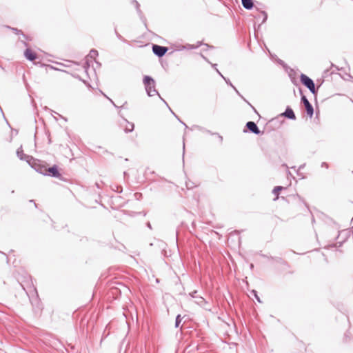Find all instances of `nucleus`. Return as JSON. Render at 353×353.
Instances as JSON below:
<instances>
[{
    "label": "nucleus",
    "mask_w": 353,
    "mask_h": 353,
    "mask_svg": "<svg viewBox=\"0 0 353 353\" xmlns=\"http://www.w3.org/2000/svg\"><path fill=\"white\" fill-rule=\"evenodd\" d=\"M97 56V50H91L81 64L68 60V73H70L71 76L79 79L85 85L90 87L89 80H96L97 75L94 70L91 69L90 65Z\"/></svg>",
    "instance_id": "1"
},
{
    "label": "nucleus",
    "mask_w": 353,
    "mask_h": 353,
    "mask_svg": "<svg viewBox=\"0 0 353 353\" xmlns=\"http://www.w3.org/2000/svg\"><path fill=\"white\" fill-rule=\"evenodd\" d=\"M143 84L145 85L146 92L149 97L158 95L159 98L168 105L167 103L161 97L158 91L155 89V81L152 77L149 76H145L143 78Z\"/></svg>",
    "instance_id": "2"
},
{
    "label": "nucleus",
    "mask_w": 353,
    "mask_h": 353,
    "mask_svg": "<svg viewBox=\"0 0 353 353\" xmlns=\"http://www.w3.org/2000/svg\"><path fill=\"white\" fill-rule=\"evenodd\" d=\"M30 165L32 168H34L37 172L46 176L48 166L46 163L39 161L37 159H35L34 158V161H32V163H31V164H30Z\"/></svg>",
    "instance_id": "3"
},
{
    "label": "nucleus",
    "mask_w": 353,
    "mask_h": 353,
    "mask_svg": "<svg viewBox=\"0 0 353 353\" xmlns=\"http://www.w3.org/2000/svg\"><path fill=\"white\" fill-rule=\"evenodd\" d=\"M300 79L301 83L306 86L312 94L316 93L314 83L310 78L304 74H301Z\"/></svg>",
    "instance_id": "4"
},
{
    "label": "nucleus",
    "mask_w": 353,
    "mask_h": 353,
    "mask_svg": "<svg viewBox=\"0 0 353 353\" xmlns=\"http://www.w3.org/2000/svg\"><path fill=\"white\" fill-rule=\"evenodd\" d=\"M46 176L59 178L62 181H65V179L62 177L61 174H60L59 167L57 165H53L51 167H48Z\"/></svg>",
    "instance_id": "5"
},
{
    "label": "nucleus",
    "mask_w": 353,
    "mask_h": 353,
    "mask_svg": "<svg viewBox=\"0 0 353 353\" xmlns=\"http://www.w3.org/2000/svg\"><path fill=\"white\" fill-rule=\"evenodd\" d=\"M17 156L20 160L26 161L29 165L34 161V157L23 153L22 146L17 149Z\"/></svg>",
    "instance_id": "6"
},
{
    "label": "nucleus",
    "mask_w": 353,
    "mask_h": 353,
    "mask_svg": "<svg viewBox=\"0 0 353 353\" xmlns=\"http://www.w3.org/2000/svg\"><path fill=\"white\" fill-rule=\"evenodd\" d=\"M152 51L155 55L161 57L166 53L168 48L158 45H153Z\"/></svg>",
    "instance_id": "7"
},
{
    "label": "nucleus",
    "mask_w": 353,
    "mask_h": 353,
    "mask_svg": "<svg viewBox=\"0 0 353 353\" xmlns=\"http://www.w3.org/2000/svg\"><path fill=\"white\" fill-rule=\"evenodd\" d=\"M301 101L303 103V104H304V105L305 107V109H306L307 114L310 117H312L313 116V114H314V109H313L312 105L310 104V103L309 102V101L307 100L306 97L304 96V95H303L301 97Z\"/></svg>",
    "instance_id": "8"
},
{
    "label": "nucleus",
    "mask_w": 353,
    "mask_h": 353,
    "mask_svg": "<svg viewBox=\"0 0 353 353\" xmlns=\"http://www.w3.org/2000/svg\"><path fill=\"white\" fill-rule=\"evenodd\" d=\"M246 127L248 128V130L252 132V133L255 134H259L261 133L260 130H259V128L256 125V123L253 121H248L246 123Z\"/></svg>",
    "instance_id": "9"
},
{
    "label": "nucleus",
    "mask_w": 353,
    "mask_h": 353,
    "mask_svg": "<svg viewBox=\"0 0 353 353\" xmlns=\"http://www.w3.org/2000/svg\"><path fill=\"white\" fill-rule=\"evenodd\" d=\"M24 57L29 61H34L37 59L36 53L32 51L30 48L26 49L24 51Z\"/></svg>",
    "instance_id": "10"
},
{
    "label": "nucleus",
    "mask_w": 353,
    "mask_h": 353,
    "mask_svg": "<svg viewBox=\"0 0 353 353\" xmlns=\"http://www.w3.org/2000/svg\"><path fill=\"white\" fill-rule=\"evenodd\" d=\"M283 115L290 119H296V117H295V114H294L293 110L290 108H287L285 111L283 113Z\"/></svg>",
    "instance_id": "11"
},
{
    "label": "nucleus",
    "mask_w": 353,
    "mask_h": 353,
    "mask_svg": "<svg viewBox=\"0 0 353 353\" xmlns=\"http://www.w3.org/2000/svg\"><path fill=\"white\" fill-rule=\"evenodd\" d=\"M223 79H225V81H226V83H227L228 84H229V85H230V86H231V87H232L234 90H235V92H236V93H237V94H239V96H240V97H241V98H242L245 101H246V102L248 103V105H250V107L254 110V111L255 112H256V111L255 108H254V107H253V106H252V105H251L248 101H246V100L243 97V96H241V94L239 93V91L237 90V89H236V88H235V87L232 84V83H231V82H230V81H229V80H228H228H226L225 77H224Z\"/></svg>",
    "instance_id": "12"
},
{
    "label": "nucleus",
    "mask_w": 353,
    "mask_h": 353,
    "mask_svg": "<svg viewBox=\"0 0 353 353\" xmlns=\"http://www.w3.org/2000/svg\"><path fill=\"white\" fill-rule=\"evenodd\" d=\"M242 5L244 8L250 10L253 8L252 0H241Z\"/></svg>",
    "instance_id": "13"
},
{
    "label": "nucleus",
    "mask_w": 353,
    "mask_h": 353,
    "mask_svg": "<svg viewBox=\"0 0 353 353\" xmlns=\"http://www.w3.org/2000/svg\"><path fill=\"white\" fill-rule=\"evenodd\" d=\"M8 28L11 29L13 32H14L17 34H21L26 39H28V37L26 36L21 30L17 29V28H11L10 26H7Z\"/></svg>",
    "instance_id": "14"
},
{
    "label": "nucleus",
    "mask_w": 353,
    "mask_h": 353,
    "mask_svg": "<svg viewBox=\"0 0 353 353\" xmlns=\"http://www.w3.org/2000/svg\"><path fill=\"white\" fill-rule=\"evenodd\" d=\"M125 121L128 123V125L125 128V131L126 132H132L134 130V124L132 123H129L127 120L125 119Z\"/></svg>",
    "instance_id": "15"
},
{
    "label": "nucleus",
    "mask_w": 353,
    "mask_h": 353,
    "mask_svg": "<svg viewBox=\"0 0 353 353\" xmlns=\"http://www.w3.org/2000/svg\"><path fill=\"white\" fill-rule=\"evenodd\" d=\"M195 299H196L195 302L199 305L203 306L204 305V303H205V299L202 296H196Z\"/></svg>",
    "instance_id": "16"
},
{
    "label": "nucleus",
    "mask_w": 353,
    "mask_h": 353,
    "mask_svg": "<svg viewBox=\"0 0 353 353\" xmlns=\"http://www.w3.org/2000/svg\"><path fill=\"white\" fill-rule=\"evenodd\" d=\"M183 319V317L180 314H178L176 317L175 321V327H178L179 326V324L181 323V321Z\"/></svg>",
    "instance_id": "17"
},
{
    "label": "nucleus",
    "mask_w": 353,
    "mask_h": 353,
    "mask_svg": "<svg viewBox=\"0 0 353 353\" xmlns=\"http://www.w3.org/2000/svg\"><path fill=\"white\" fill-rule=\"evenodd\" d=\"M282 189H283V187H281V186H276V187L273 189V190H272V193H273L274 194H275V195H277V194H278V193H279V192L280 190H281Z\"/></svg>",
    "instance_id": "18"
},
{
    "label": "nucleus",
    "mask_w": 353,
    "mask_h": 353,
    "mask_svg": "<svg viewBox=\"0 0 353 353\" xmlns=\"http://www.w3.org/2000/svg\"><path fill=\"white\" fill-rule=\"evenodd\" d=\"M212 67L216 70V71L218 72V74L222 77L224 78V77L222 75V74L219 72V70L216 68V64H212Z\"/></svg>",
    "instance_id": "19"
},
{
    "label": "nucleus",
    "mask_w": 353,
    "mask_h": 353,
    "mask_svg": "<svg viewBox=\"0 0 353 353\" xmlns=\"http://www.w3.org/2000/svg\"><path fill=\"white\" fill-rule=\"evenodd\" d=\"M252 293L254 294V296H255V298L256 299V300L260 303L261 302V300L259 299V297L258 296L257 294H256V291L255 290H252Z\"/></svg>",
    "instance_id": "20"
},
{
    "label": "nucleus",
    "mask_w": 353,
    "mask_h": 353,
    "mask_svg": "<svg viewBox=\"0 0 353 353\" xmlns=\"http://www.w3.org/2000/svg\"><path fill=\"white\" fill-rule=\"evenodd\" d=\"M195 48L196 47H194L192 45H188L187 46L183 47V48H185V49H193V48Z\"/></svg>",
    "instance_id": "21"
},
{
    "label": "nucleus",
    "mask_w": 353,
    "mask_h": 353,
    "mask_svg": "<svg viewBox=\"0 0 353 353\" xmlns=\"http://www.w3.org/2000/svg\"><path fill=\"white\" fill-rule=\"evenodd\" d=\"M196 294V291H194L193 292L190 293V295L193 297V298H196V296H195V294Z\"/></svg>",
    "instance_id": "22"
},
{
    "label": "nucleus",
    "mask_w": 353,
    "mask_h": 353,
    "mask_svg": "<svg viewBox=\"0 0 353 353\" xmlns=\"http://www.w3.org/2000/svg\"><path fill=\"white\" fill-rule=\"evenodd\" d=\"M25 46H28V43L26 41H21Z\"/></svg>",
    "instance_id": "23"
},
{
    "label": "nucleus",
    "mask_w": 353,
    "mask_h": 353,
    "mask_svg": "<svg viewBox=\"0 0 353 353\" xmlns=\"http://www.w3.org/2000/svg\"><path fill=\"white\" fill-rule=\"evenodd\" d=\"M117 37H118V38H119V39H122V37H121V35L117 34Z\"/></svg>",
    "instance_id": "24"
},
{
    "label": "nucleus",
    "mask_w": 353,
    "mask_h": 353,
    "mask_svg": "<svg viewBox=\"0 0 353 353\" xmlns=\"http://www.w3.org/2000/svg\"><path fill=\"white\" fill-rule=\"evenodd\" d=\"M186 186H187L188 188H192L191 186H189V184H188V183H187V184H186Z\"/></svg>",
    "instance_id": "25"
},
{
    "label": "nucleus",
    "mask_w": 353,
    "mask_h": 353,
    "mask_svg": "<svg viewBox=\"0 0 353 353\" xmlns=\"http://www.w3.org/2000/svg\"><path fill=\"white\" fill-rule=\"evenodd\" d=\"M110 101H111V103H112L115 107H117V106H116V105L114 103L113 101H112V100H110Z\"/></svg>",
    "instance_id": "26"
},
{
    "label": "nucleus",
    "mask_w": 353,
    "mask_h": 353,
    "mask_svg": "<svg viewBox=\"0 0 353 353\" xmlns=\"http://www.w3.org/2000/svg\"><path fill=\"white\" fill-rule=\"evenodd\" d=\"M302 168H303V165H301L299 168V170H301Z\"/></svg>",
    "instance_id": "27"
},
{
    "label": "nucleus",
    "mask_w": 353,
    "mask_h": 353,
    "mask_svg": "<svg viewBox=\"0 0 353 353\" xmlns=\"http://www.w3.org/2000/svg\"><path fill=\"white\" fill-rule=\"evenodd\" d=\"M34 206H35L36 208H37V203H34Z\"/></svg>",
    "instance_id": "28"
},
{
    "label": "nucleus",
    "mask_w": 353,
    "mask_h": 353,
    "mask_svg": "<svg viewBox=\"0 0 353 353\" xmlns=\"http://www.w3.org/2000/svg\"><path fill=\"white\" fill-rule=\"evenodd\" d=\"M183 151H184L185 150V143H183Z\"/></svg>",
    "instance_id": "29"
},
{
    "label": "nucleus",
    "mask_w": 353,
    "mask_h": 353,
    "mask_svg": "<svg viewBox=\"0 0 353 353\" xmlns=\"http://www.w3.org/2000/svg\"><path fill=\"white\" fill-rule=\"evenodd\" d=\"M135 3H136L137 6L138 7V6H139L138 2L135 1Z\"/></svg>",
    "instance_id": "30"
},
{
    "label": "nucleus",
    "mask_w": 353,
    "mask_h": 353,
    "mask_svg": "<svg viewBox=\"0 0 353 353\" xmlns=\"http://www.w3.org/2000/svg\"><path fill=\"white\" fill-rule=\"evenodd\" d=\"M182 123L183 124V125L185 126V128H188L187 125H185V123Z\"/></svg>",
    "instance_id": "31"
},
{
    "label": "nucleus",
    "mask_w": 353,
    "mask_h": 353,
    "mask_svg": "<svg viewBox=\"0 0 353 353\" xmlns=\"http://www.w3.org/2000/svg\"><path fill=\"white\" fill-rule=\"evenodd\" d=\"M323 165H326V164L325 163H323L322 166Z\"/></svg>",
    "instance_id": "32"
}]
</instances>
